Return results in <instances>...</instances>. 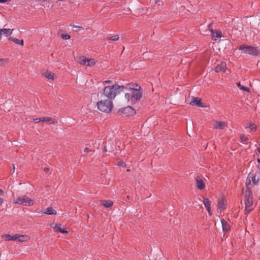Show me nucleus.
I'll list each match as a JSON object with an SVG mask.
<instances>
[{"instance_id":"nucleus-19","label":"nucleus","mask_w":260,"mask_h":260,"mask_svg":"<svg viewBox=\"0 0 260 260\" xmlns=\"http://www.w3.org/2000/svg\"><path fill=\"white\" fill-rule=\"evenodd\" d=\"M41 120L42 122H48L50 124H56L57 123V121L56 120L50 117H43L41 118Z\"/></svg>"},{"instance_id":"nucleus-11","label":"nucleus","mask_w":260,"mask_h":260,"mask_svg":"<svg viewBox=\"0 0 260 260\" xmlns=\"http://www.w3.org/2000/svg\"><path fill=\"white\" fill-rule=\"evenodd\" d=\"M29 240V237L28 236L26 235H20V234H15V241H17L20 242H23L25 241H27Z\"/></svg>"},{"instance_id":"nucleus-32","label":"nucleus","mask_w":260,"mask_h":260,"mask_svg":"<svg viewBox=\"0 0 260 260\" xmlns=\"http://www.w3.org/2000/svg\"><path fill=\"white\" fill-rule=\"evenodd\" d=\"M240 139L241 142H245L248 140V138L245 135H242L240 136Z\"/></svg>"},{"instance_id":"nucleus-40","label":"nucleus","mask_w":260,"mask_h":260,"mask_svg":"<svg viewBox=\"0 0 260 260\" xmlns=\"http://www.w3.org/2000/svg\"><path fill=\"white\" fill-rule=\"evenodd\" d=\"M4 194V191L0 189V196H3Z\"/></svg>"},{"instance_id":"nucleus-24","label":"nucleus","mask_w":260,"mask_h":260,"mask_svg":"<svg viewBox=\"0 0 260 260\" xmlns=\"http://www.w3.org/2000/svg\"><path fill=\"white\" fill-rule=\"evenodd\" d=\"M44 213L48 215H55L56 214V211L50 207L47 208Z\"/></svg>"},{"instance_id":"nucleus-25","label":"nucleus","mask_w":260,"mask_h":260,"mask_svg":"<svg viewBox=\"0 0 260 260\" xmlns=\"http://www.w3.org/2000/svg\"><path fill=\"white\" fill-rule=\"evenodd\" d=\"M9 40H12V41H13L16 44H20L21 46L23 45L24 42H23V40H19V39H18L17 38H14L13 37H10L9 38Z\"/></svg>"},{"instance_id":"nucleus-28","label":"nucleus","mask_w":260,"mask_h":260,"mask_svg":"<svg viewBox=\"0 0 260 260\" xmlns=\"http://www.w3.org/2000/svg\"><path fill=\"white\" fill-rule=\"evenodd\" d=\"M247 127L249 128L252 131H255L256 129L257 126L254 123H250Z\"/></svg>"},{"instance_id":"nucleus-21","label":"nucleus","mask_w":260,"mask_h":260,"mask_svg":"<svg viewBox=\"0 0 260 260\" xmlns=\"http://www.w3.org/2000/svg\"><path fill=\"white\" fill-rule=\"evenodd\" d=\"M221 222L222 223L223 231L224 232H228L230 229L229 224L224 219H221Z\"/></svg>"},{"instance_id":"nucleus-8","label":"nucleus","mask_w":260,"mask_h":260,"mask_svg":"<svg viewBox=\"0 0 260 260\" xmlns=\"http://www.w3.org/2000/svg\"><path fill=\"white\" fill-rule=\"evenodd\" d=\"M78 62L81 65L92 67L96 63V61L93 58H88L84 56H82L79 58Z\"/></svg>"},{"instance_id":"nucleus-46","label":"nucleus","mask_w":260,"mask_h":260,"mask_svg":"<svg viewBox=\"0 0 260 260\" xmlns=\"http://www.w3.org/2000/svg\"><path fill=\"white\" fill-rule=\"evenodd\" d=\"M258 151L260 152V148L258 149Z\"/></svg>"},{"instance_id":"nucleus-5","label":"nucleus","mask_w":260,"mask_h":260,"mask_svg":"<svg viewBox=\"0 0 260 260\" xmlns=\"http://www.w3.org/2000/svg\"><path fill=\"white\" fill-rule=\"evenodd\" d=\"M251 182L253 184L257 185L259 184L260 182V171L256 172L254 174L252 173H249L247 176V178L246 182V189H250L249 185L251 184Z\"/></svg>"},{"instance_id":"nucleus-10","label":"nucleus","mask_w":260,"mask_h":260,"mask_svg":"<svg viewBox=\"0 0 260 260\" xmlns=\"http://www.w3.org/2000/svg\"><path fill=\"white\" fill-rule=\"evenodd\" d=\"M187 102L190 105L192 106H197L198 107H204V106L201 102V100L200 98L197 97H188L187 99Z\"/></svg>"},{"instance_id":"nucleus-36","label":"nucleus","mask_w":260,"mask_h":260,"mask_svg":"<svg viewBox=\"0 0 260 260\" xmlns=\"http://www.w3.org/2000/svg\"><path fill=\"white\" fill-rule=\"evenodd\" d=\"M44 171L46 173H50V169L48 168H44Z\"/></svg>"},{"instance_id":"nucleus-42","label":"nucleus","mask_w":260,"mask_h":260,"mask_svg":"<svg viewBox=\"0 0 260 260\" xmlns=\"http://www.w3.org/2000/svg\"><path fill=\"white\" fill-rule=\"evenodd\" d=\"M73 27H75V28H78V27L80 28V26H78L77 25H73Z\"/></svg>"},{"instance_id":"nucleus-14","label":"nucleus","mask_w":260,"mask_h":260,"mask_svg":"<svg viewBox=\"0 0 260 260\" xmlns=\"http://www.w3.org/2000/svg\"><path fill=\"white\" fill-rule=\"evenodd\" d=\"M13 29L9 28L0 29V39L3 35L8 37L11 35L13 33Z\"/></svg>"},{"instance_id":"nucleus-45","label":"nucleus","mask_w":260,"mask_h":260,"mask_svg":"<svg viewBox=\"0 0 260 260\" xmlns=\"http://www.w3.org/2000/svg\"><path fill=\"white\" fill-rule=\"evenodd\" d=\"M258 162L260 163V159H258Z\"/></svg>"},{"instance_id":"nucleus-17","label":"nucleus","mask_w":260,"mask_h":260,"mask_svg":"<svg viewBox=\"0 0 260 260\" xmlns=\"http://www.w3.org/2000/svg\"><path fill=\"white\" fill-rule=\"evenodd\" d=\"M203 203L205 206V208H206L207 210L208 211L209 214L211 215L212 214V212L211 211V207H210L211 203V202L208 199L205 198L203 200Z\"/></svg>"},{"instance_id":"nucleus-9","label":"nucleus","mask_w":260,"mask_h":260,"mask_svg":"<svg viewBox=\"0 0 260 260\" xmlns=\"http://www.w3.org/2000/svg\"><path fill=\"white\" fill-rule=\"evenodd\" d=\"M119 112L120 115L124 116H133L136 113L135 109L130 106H127L120 109Z\"/></svg>"},{"instance_id":"nucleus-1","label":"nucleus","mask_w":260,"mask_h":260,"mask_svg":"<svg viewBox=\"0 0 260 260\" xmlns=\"http://www.w3.org/2000/svg\"><path fill=\"white\" fill-rule=\"evenodd\" d=\"M124 89V86L123 85L119 86L115 84L112 86H107L104 88L102 94L105 97L108 98V100H111L116 97L118 93L123 91Z\"/></svg>"},{"instance_id":"nucleus-37","label":"nucleus","mask_w":260,"mask_h":260,"mask_svg":"<svg viewBox=\"0 0 260 260\" xmlns=\"http://www.w3.org/2000/svg\"><path fill=\"white\" fill-rule=\"evenodd\" d=\"M91 150L88 148H85L84 150V151L85 152H88L89 151H90Z\"/></svg>"},{"instance_id":"nucleus-33","label":"nucleus","mask_w":260,"mask_h":260,"mask_svg":"<svg viewBox=\"0 0 260 260\" xmlns=\"http://www.w3.org/2000/svg\"><path fill=\"white\" fill-rule=\"evenodd\" d=\"M118 165L120 167H125L126 166L125 163L122 161H119L118 162Z\"/></svg>"},{"instance_id":"nucleus-43","label":"nucleus","mask_w":260,"mask_h":260,"mask_svg":"<svg viewBox=\"0 0 260 260\" xmlns=\"http://www.w3.org/2000/svg\"><path fill=\"white\" fill-rule=\"evenodd\" d=\"M158 1H159V0H156V1H155V3H156H156H157V2H158Z\"/></svg>"},{"instance_id":"nucleus-35","label":"nucleus","mask_w":260,"mask_h":260,"mask_svg":"<svg viewBox=\"0 0 260 260\" xmlns=\"http://www.w3.org/2000/svg\"><path fill=\"white\" fill-rule=\"evenodd\" d=\"M33 121H34V122L35 123H39V122L42 121V120H41V118H35V119H34Z\"/></svg>"},{"instance_id":"nucleus-20","label":"nucleus","mask_w":260,"mask_h":260,"mask_svg":"<svg viewBox=\"0 0 260 260\" xmlns=\"http://www.w3.org/2000/svg\"><path fill=\"white\" fill-rule=\"evenodd\" d=\"M225 208V202L223 200L219 201L217 205V211L218 212L222 211Z\"/></svg>"},{"instance_id":"nucleus-27","label":"nucleus","mask_w":260,"mask_h":260,"mask_svg":"<svg viewBox=\"0 0 260 260\" xmlns=\"http://www.w3.org/2000/svg\"><path fill=\"white\" fill-rule=\"evenodd\" d=\"M119 37L118 35H115V36H112L109 38H107L105 39V40H106V41H107V40L117 41L119 40Z\"/></svg>"},{"instance_id":"nucleus-44","label":"nucleus","mask_w":260,"mask_h":260,"mask_svg":"<svg viewBox=\"0 0 260 260\" xmlns=\"http://www.w3.org/2000/svg\"><path fill=\"white\" fill-rule=\"evenodd\" d=\"M13 169H14V170L15 169L14 165H13Z\"/></svg>"},{"instance_id":"nucleus-48","label":"nucleus","mask_w":260,"mask_h":260,"mask_svg":"<svg viewBox=\"0 0 260 260\" xmlns=\"http://www.w3.org/2000/svg\"><path fill=\"white\" fill-rule=\"evenodd\" d=\"M127 198L129 199V196H127Z\"/></svg>"},{"instance_id":"nucleus-16","label":"nucleus","mask_w":260,"mask_h":260,"mask_svg":"<svg viewBox=\"0 0 260 260\" xmlns=\"http://www.w3.org/2000/svg\"><path fill=\"white\" fill-rule=\"evenodd\" d=\"M226 67V63L224 62H221L215 68L214 71L217 73L221 71L224 72Z\"/></svg>"},{"instance_id":"nucleus-22","label":"nucleus","mask_w":260,"mask_h":260,"mask_svg":"<svg viewBox=\"0 0 260 260\" xmlns=\"http://www.w3.org/2000/svg\"><path fill=\"white\" fill-rule=\"evenodd\" d=\"M43 75L48 79L53 80L54 79V74L50 71H46L43 73Z\"/></svg>"},{"instance_id":"nucleus-3","label":"nucleus","mask_w":260,"mask_h":260,"mask_svg":"<svg viewBox=\"0 0 260 260\" xmlns=\"http://www.w3.org/2000/svg\"><path fill=\"white\" fill-rule=\"evenodd\" d=\"M245 199L244 202L245 206V211L249 213L253 209V198L251 189H246L244 192Z\"/></svg>"},{"instance_id":"nucleus-7","label":"nucleus","mask_w":260,"mask_h":260,"mask_svg":"<svg viewBox=\"0 0 260 260\" xmlns=\"http://www.w3.org/2000/svg\"><path fill=\"white\" fill-rule=\"evenodd\" d=\"M14 203L18 205L29 206L34 205V201L26 196H22L15 199Z\"/></svg>"},{"instance_id":"nucleus-23","label":"nucleus","mask_w":260,"mask_h":260,"mask_svg":"<svg viewBox=\"0 0 260 260\" xmlns=\"http://www.w3.org/2000/svg\"><path fill=\"white\" fill-rule=\"evenodd\" d=\"M2 238L5 241H15V235H10L9 234H5L2 236Z\"/></svg>"},{"instance_id":"nucleus-41","label":"nucleus","mask_w":260,"mask_h":260,"mask_svg":"<svg viewBox=\"0 0 260 260\" xmlns=\"http://www.w3.org/2000/svg\"><path fill=\"white\" fill-rule=\"evenodd\" d=\"M5 2H6V0H0V3H4Z\"/></svg>"},{"instance_id":"nucleus-39","label":"nucleus","mask_w":260,"mask_h":260,"mask_svg":"<svg viewBox=\"0 0 260 260\" xmlns=\"http://www.w3.org/2000/svg\"><path fill=\"white\" fill-rule=\"evenodd\" d=\"M111 82V80H106V81H105L103 83L104 84H105V83H110Z\"/></svg>"},{"instance_id":"nucleus-6","label":"nucleus","mask_w":260,"mask_h":260,"mask_svg":"<svg viewBox=\"0 0 260 260\" xmlns=\"http://www.w3.org/2000/svg\"><path fill=\"white\" fill-rule=\"evenodd\" d=\"M239 50L243 53L249 55L257 56L259 54V51L257 47L248 46L247 45H242L239 47Z\"/></svg>"},{"instance_id":"nucleus-38","label":"nucleus","mask_w":260,"mask_h":260,"mask_svg":"<svg viewBox=\"0 0 260 260\" xmlns=\"http://www.w3.org/2000/svg\"><path fill=\"white\" fill-rule=\"evenodd\" d=\"M4 202V200L3 198H2L1 197H0V206H1L3 203Z\"/></svg>"},{"instance_id":"nucleus-18","label":"nucleus","mask_w":260,"mask_h":260,"mask_svg":"<svg viewBox=\"0 0 260 260\" xmlns=\"http://www.w3.org/2000/svg\"><path fill=\"white\" fill-rule=\"evenodd\" d=\"M61 226V224H55L54 226H52V228L55 232H59L63 234L68 233V231L64 229H62Z\"/></svg>"},{"instance_id":"nucleus-26","label":"nucleus","mask_w":260,"mask_h":260,"mask_svg":"<svg viewBox=\"0 0 260 260\" xmlns=\"http://www.w3.org/2000/svg\"><path fill=\"white\" fill-rule=\"evenodd\" d=\"M102 204L105 207L109 208L113 205V203L112 201H110V200H108V201L104 200V201H102Z\"/></svg>"},{"instance_id":"nucleus-2","label":"nucleus","mask_w":260,"mask_h":260,"mask_svg":"<svg viewBox=\"0 0 260 260\" xmlns=\"http://www.w3.org/2000/svg\"><path fill=\"white\" fill-rule=\"evenodd\" d=\"M124 89L131 90V103H135L136 101L140 100L142 96V91L140 86L137 84H127L124 86Z\"/></svg>"},{"instance_id":"nucleus-12","label":"nucleus","mask_w":260,"mask_h":260,"mask_svg":"<svg viewBox=\"0 0 260 260\" xmlns=\"http://www.w3.org/2000/svg\"><path fill=\"white\" fill-rule=\"evenodd\" d=\"M213 125L214 128L223 129L227 126V123L223 121H214Z\"/></svg>"},{"instance_id":"nucleus-29","label":"nucleus","mask_w":260,"mask_h":260,"mask_svg":"<svg viewBox=\"0 0 260 260\" xmlns=\"http://www.w3.org/2000/svg\"><path fill=\"white\" fill-rule=\"evenodd\" d=\"M237 85L239 88V89H240L241 90H242L243 91H247V92H248L249 91V89L248 88H247L243 85H241L240 83H237Z\"/></svg>"},{"instance_id":"nucleus-31","label":"nucleus","mask_w":260,"mask_h":260,"mask_svg":"<svg viewBox=\"0 0 260 260\" xmlns=\"http://www.w3.org/2000/svg\"><path fill=\"white\" fill-rule=\"evenodd\" d=\"M61 37L62 39L64 40H68L70 39V36L68 34H62L61 35Z\"/></svg>"},{"instance_id":"nucleus-30","label":"nucleus","mask_w":260,"mask_h":260,"mask_svg":"<svg viewBox=\"0 0 260 260\" xmlns=\"http://www.w3.org/2000/svg\"><path fill=\"white\" fill-rule=\"evenodd\" d=\"M132 96V93H126L125 94V98L127 100V102H130L131 103V98Z\"/></svg>"},{"instance_id":"nucleus-15","label":"nucleus","mask_w":260,"mask_h":260,"mask_svg":"<svg viewBox=\"0 0 260 260\" xmlns=\"http://www.w3.org/2000/svg\"><path fill=\"white\" fill-rule=\"evenodd\" d=\"M196 185L199 189L202 190L205 188V184L203 180L200 177L197 176L196 178Z\"/></svg>"},{"instance_id":"nucleus-4","label":"nucleus","mask_w":260,"mask_h":260,"mask_svg":"<svg viewBox=\"0 0 260 260\" xmlns=\"http://www.w3.org/2000/svg\"><path fill=\"white\" fill-rule=\"evenodd\" d=\"M97 107L99 110L105 112H110L113 108V103L111 100H101L97 103Z\"/></svg>"},{"instance_id":"nucleus-47","label":"nucleus","mask_w":260,"mask_h":260,"mask_svg":"<svg viewBox=\"0 0 260 260\" xmlns=\"http://www.w3.org/2000/svg\"><path fill=\"white\" fill-rule=\"evenodd\" d=\"M127 172H129V169H127Z\"/></svg>"},{"instance_id":"nucleus-13","label":"nucleus","mask_w":260,"mask_h":260,"mask_svg":"<svg viewBox=\"0 0 260 260\" xmlns=\"http://www.w3.org/2000/svg\"><path fill=\"white\" fill-rule=\"evenodd\" d=\"M211 31L212 38L215 41L222 37V32L219 30H211Z\"/></svg>"},{"instance_id":"nucleus-34","label":"nucleus","mask_w":260,"mask_h":260,"mask_svg":"<svg viewBox=\"0 0 260 260\" xmlns=\"http://www.w3.org/2000/svg\"><path fill=\"white\" fill-rule=\"evenodd\" d=\"M6 61H7L6 59L0 58V65H1V66L4 65Z\"/></svg>"}]
</instances>
